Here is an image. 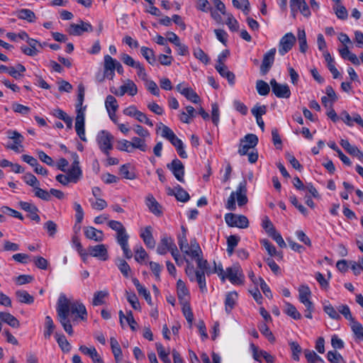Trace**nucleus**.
<instances>
[{
    "label": "nucleus",
    "instance_id": "nucleus-22",
    "mask_svg": "<svg viewBox=\"0 0 363 363\" xmlns=\"http://www.w3.org/2000/svg\"><path fill=\"white\" fill-rule=\"evenodd\" d=\"M84 233L86 238L94 240L96 242H101L104 239L103 231L97 230L92 226L84 228Z\"/></svg>",
    "mask_w": 363,
    "mask_h": 363
},
{
    "label": "nucleus",
    "instance_id": "nucleus-57",
    "mask_svg": "<svg viewBox=\"0 0 363 363\" xmlns=\"http://www.w3.org/2000/svg\"><path fill=\"white\" fill-rule=\"evenodd\" d=\"M262 226L265 230L269 236L277 231L273 223L267 216H265L262 220Z\"/></svg>",
    "mask_w": 363,
    "mask_h": 363
},
{
    "label": "nucleus",
    "instance_id": "nucleus-8",
    "mask_svg": "<svg viewBox=\"0 0 363 363\" xmlns=\"http://www.w3.org/2000/svg\"><path fill=\"white\" fill-rule=\"evenodd\" d=\"M225 221L230 227L247 228L249 226V220L245 216L237 215L228 213L225 215Z\"/></svg>",
    "mask_w": 363,
    "mask_h": 363
},
{
    "label": "nucleus",
    "instance_id": "nucleus-17",
    "mask_svg": "<svg viewBox=\"0 0 363 363\" xmlns=\"http://www.w3.org/2000/svg\"><path fill=\"white\" fill-rule=\"evenodd\" d=\"M250 348L252 352V356L255 360L262 362V359H264L267 363H274V357L271 355L269 353L266 352L265 350H259L258 347H257L255 344H250Z\"/></svg>",
    "mask_w": 363,
    "mask_h": 363
},
{
    "label": "nucleus",
    "instance_id": "nucleus-49",
    "mask_svg": "<svg viewBox=\"0 0 363 363\" xmlns=\"http://www.w3.org/2000/svg\"><path fill=\"white\" fill-rule=\"evenodd\" d=\"M258 328L261 333L266 337L270 342H274L275 341V337L272 334V331L269 330V327L266 323H262L258 325Z\"/></svg>",
    "mask_w": 363,
    "mask_h": 363
},
{
    "label": "nucleus",
    "instance_id": "nucleus-20",
    "mask_svg": "<svg viewBox=\"0 0 363 363\" xmlns=\"http://www.w3.org/2000/svg\"><path fill=\"white\" fill-rule=\"evenodd\" d=\"M118 61L108 55L104 56V77L113 79L115 75L116 66Z\"/></svg>",
    "mask_w": 363,
    "mask_h": 363
},
{
    "label": "nucleus",
    "instance_id": "nucleus-23",
    "mask_svg": "<svg viewBox=\"0 0 363 363\" xmlns=\"http://www.w3.org/2000/svg\"><path fill=\"white\" fill-rule=\"evenodd\" d=\"M340 145L351 155L357 157L360 161H363V152L355 145H352L347 140L342 139Z\"/></svg>",
    "mask_w": 363,
    "mask_h": 363
},
{
    "label": "nucleus",
    "instance_id": "nucleus-9",
    "mask_svg": "<svg viewBox=\"0 0 363 363\" xmlns=\"http://www.w3.org/2000/svg\"><path fill=\"white\" fill-rule=\"evenodd\" d=\"M190 293L187 288L183 286V315L185 317L188 326L191 329L193 327L194 315L189 303Z\"/></svg>",
    "mask_w": 363,
    "mask_h": 363
},
{
    "label": "nucleus",
    "instance_id": "nucleus-30",
    "mask_svg": "<svg viewBox=\"0 0 363 363\" xmlns=\"http://www.w3.org/2000/svg\"><path fill=\"white\" fill-rule=\"evenodd\" d=\"M238 298V294L235 291H231L227 294L225 300V311L230 313L235 305Z\"/></svg>",
    "mask_w": 363,
    "mask_h": 363
},
{
    "label": "nucleus",
    "instance_id": "nucleus-26",
    "mask_svg": "<svg viewBox=\"0 0 363 363\" xmlns=\"http://www.w3.org/2000/svg\"><path fill=\"white\" fill-rule=\"evenodd\" d=\"M323 57L327 63V67L330 72L332 73L334 79H337L340 77V72L335 67V62L333 57L330 55L328 50H325L323 53Z\"/></svg>",
    "mask_w": 363,
    "mask_h": 363
},
{
    "label": "nucleus",
    "instance_id": "nucleus-15",
    "mask_svg": "<svg viewBox=\"0 0 363 363\" xmlns=\"http://www.w3.org/2000/svg\"><path fill=\"white\" fill-rule=\"evenodd\" d=\"M68 33L72 35H81L84 32H92L93 27L89 22L79 21V23H72L68 29Z\"/></svg>",
    "mask_w": 363,
    "mask_h": 363
},
{
    "label": "nucleus",
    "instance_id": "nucleus-32",
    "mask_svg": "<svg viewBox=\"0 0 363 363\" xmlns=\"http://www.w3.org/2000/svg\"><path fill=\"white\" fill-rule=\"evenodd\" d=\"M183 96L193 104H201L200 96L191 88H183Z\"/></svg>",
    "mask_w": 363,
    "mask_h": 363
},
{
    "label": "nucleus",
    "instance_id": "nucleus-58",
    "mask_svg": "<svg viewBox=\"0 0 363 363\" xmlns=\"http://www.w3.org/2000/svg\"><path fill=\"white\" fill-rule=\"evenodd\" d=\"M194 55L205 65H208L210 62V58L200 48L194 50Z\"/></svg>",
    "mask_w": 363,
    "mask_h": 363
},
{
    "label": "nucleus",
    "instance_id": "nucleus-48",
    "mask_svg": "<svg viewBox=\"0 0 363 363\" xmlns=\"http://www.w3.org/2000/svg\"><path fill=\"white\" fill-rule=\"evenodd\" d=\"M256 89L258 94L261 96H266L270 91L269 84L263 80H257L256 82Z\"/></svg>",
    "mask_w": 363,
    "mask_h": 363
},
{
    "label": "nucleus",
    "instance_id": "nucleus-5",
    "mask_svg": "<svg viewBox=\"0 0 363 363\" xmlns=\"http://www.w3.org/2000/svg\"><path fill=\"white\" fill-rule=\"evenodd\" d=\"M157 133L160 130L162 138L169 141L177 148L178 155L182 157V140L174 134L173 130L162 123L157 124Z\"/></svg>",
    "mask_w": 363,
    "mask_h": 363
},
{
    "label": "nucleus",
    "instance_id": "nucleus-63",
    "mask_svg": "<svg viewBox=\"0 0 363 363\" xmlns=\"http://www.w3.org/2000/svg\"><path fill=\"white\" fill-rule=\"evenodd\" d=\"M23 181L29 186H33L34 189L37 186H40V182L37 178L31 173H26L23 177Z\"/></svg>",
    "mask_w": 363,
    "mask_h": 363
},
{
    "label": "nucleus",
    "instance_id": "nucleus-42",
    "mask_svg": "<svg viewBox=\"0 0 363 363\" xmlns=\"http://www.w3.org/2000/svg\"><path fill=\"white\" fill-rule=\"evenodd\" d=\"M297 35L299 43V50L301 52L305 53L308 50V44L305 30L298 29Z\"/></svg>",
    "mask_w": 363,
    "mask_h": 363
},
{
    "label": "nucleus",
    "instance_id": "nucleus-55",
    "mask_svg": "<svg viewBox=\"0 0 363 363\" xmlns=\"http://www.w3.org/2000/svg\"><path fill=\"white\" fill-rule=\"evenodd\" d=\"M289 345L292 352L293 359L295 361H299L302 348L297 342H289Z\"/></svg>",
    "mask_w": 363,
    "mask_h": 363
},
{
    "label": "nucleus",
    "instance_id": "nucleus-21",
    "mask_svg": "<svg viewBox=\"0 0 363 363\" xmlns=\"http://www.w3.org/2000/svg\"><path fill=\"white\" fill-rule=\"evenodd\" d=\"M18 206L23 211L29 213V217L31 220L39 223L40 220V216L38 215V208L36 206H35L32 203L26 202V201H20L18 203Z\"/></svg>",
    "mask_w": 363,
    "mask_h": 363
},
{
    "label": "nucleus",
    "instance_id": "nucleus-34",
    "mask_svg": "<svg viewBox=\"0 0 363 363\" xmlns=\"http://www.w3.org/2000/svg\"><path fill=\"white\" fill-rule=\"evenodd\" d=\"M55 328V325L52 318L49 315H47L45 319V330L43 333L44 337L47 340H49L51 337V335L53 333Z\"/></svg>",
    "mask_w": 363,
    "mask_h": 363
},
{
    "label": "nucleus",
    "instance_id": "nucleus-47",
    "mask_svg": "<svg viewBox=\"0 0 363 363\" xmlns=\"http://www.w3.org/2000/svg\"><path fill=\"white\" fill-rule=\"evenodd\" d=\"M165 190L168 196H174L178 201H182V189L179 184L174 188L166 186Z\"/></svg>",
    "mask_w": 363,
    "mask_h": 363
},
{
    "label": "nucleus",
    "instance_id": "nucleus-64",
    "mask_svg": "<svg viewBox=\"0 0 363 363\" xmlns=\"http://www.w3.org/2000/svg\"><path fill=\"white\" fill-rule=\"evenodd\" d=\"M350 268L355 275H359L363 271V257L359 259V263L354 261L350 262Z\"/></svg>",
    "mask_w": 363,
    "mask_h": 363
},
{
    "label": "nucleus",
    "instance_id": "nucleus-51",
    "mask_svg": "<svg viewBox=\"0 0 363 363\" xmlns=\"http://www.w3.org/2000/svg\"><path fill=\"white\" fill-rule=\"evenodd\" d=\"M84 99V87L82 84H79L78 86V96H77V103L76 105L77 113L79 109L86 110V106L82 107V104Z\"/></svg>",
    "mask_w": 363,
    "mask_h": 363
},
{
    "label": "nucleus",
    "instance_id": "nucleus-39",
    "mask_svg": "<svg viewBox=\"0 0 363 363\" xmlns=\"http://www.w3.org/2000/svg\"><path fill=\"white\" fill-rule=\"evenodd\" d=\"M130 167L129 164L122 165L120 167V174L123 178L133 180L136 178V174L133 170H130Z\"/></svg>",
    "mask_w": 363,
    "mask_h": 363
},
{
    "label": "nucleus",
    "instance_id": "nucleus-54",
    "mask_svg": "<svg viewBox=\"0 0 363 363\" xmlns=\"http://www.w3.org/2000/svg\"><path fill=\"white\" fill-rule=\"evenodd\" d=\"M128 239H129V238H125L123 240H121L117 242V243L121 246V247L123 252L124 257L127 259H130L133 256V254H132L131 250L129 248Z\"/></svg>",
    "mask_w": 363,
    "mask_h": 363
},
{
    "label": "nucleus",
    "instance_id": "nucleus-16",
    "mask_svg": "<svg viewBox=\"0 0 363 363\" xmlns=\"http://www.w3.org/2000/svg\"><path fill=\"white\" fill-rule=\"evenodd\" d=\"M88 252L90 256L96 257L101 261H106L108 259L107 247L104 244L89 246Z\"/></svg>",
    "mask_w": 363,
    "mask_h": 363
},
{
    "label": "nucleus",
    "instance_id": "nucleus-24",
    "mask_svg": "<svg viewBox=\"0 0 363 363\" xmlns=\"http://www.w3.org/2000/svg\"><path fill=\"white\" fill-rule=\"evenodd\" d=\"M166 167L178 181L182 182V162L179 159L174 158Z\"/></svg>",
    "mask_w": 363,
    "mask_h": 363
},
{
    "label": "nucleus",
    "instance_id": "nucleus-7",
    "mask_svg": "<svg viewBox=\"0 0 363 363\" xmlns=\"http://www.w3.org/2000/svg\"><path fill=\"white\" fill-rule=\"evenodd\" d=\"M73 162L70 168L66 170L72 183L77 184L82 177V170L79 166V156L76 152L72 154Z\"/></svg>",
    "mask_w": 363,
    "mask_h": 363
},
{
    "label": "nucleus",
    "instance_id": "nucleus-61",
    "mask_svg": "<svg viewBox=\"0 0 363 363\" xmlns=\"http://www.w3.org/2000/svg\"><path fill=\"white\" fill-rule=\"evenodd\" d=\"M156 348L159 355V357L164 363H171V360L168 357V354L166 352L164 347L160 343H156Z\"/></svg>",
    "mask_w": 363,
    "mask_h": 363
},
{
    "label": "nucleus",
    "instance_id": "nucleus-52",
    "mask_svg": "<svg viewBox=\"0 0 363 363\" xmlns=\"http://www.w3.org/2000/svg\"><path fill=\"white\" fill-rule=\"evenodd\" d=\"M140 52L150 64L153 65L155 62V57L152 50L143 46L141 48Z\"/></svg>",
    "mask_w": 363,
    "mask_h": 363
},
{
    "label": "nucleus",
    "instance_id": "nucleus-18",
    "mask_svg": "<svg viewBox=\"0 0 363 363\" xmlns=\"http://www.w3.org/2000/svg\"><path fill=\"white\" fill-rule=\"evenodd\" d=\"M84 110L79 109L78 113H77V116L75 119V130L77 135L80 138V139L86 142V138L85 136V130H84Z\"/></svg>",
    "mask_w": 363,
    "mask_h": 363
},
{
    "label": "nucleus",
    "instance_id": "nucleus-36",
    "mask_svg": "<svg viewBox=\"0 0 363 363\" xmlns=\"http://www.w3.org/2000/svg\"><path fill=\"white\" fill-rule=\"evenodd\" d=\"M351 329L359 341H363V326L356 320L351 322Z\"/></svg>",
    "mask_w": 363,
    "mask_h": 363
},
{
    "label": "nucleus",
    "instance_id": "nucleus-40",
    "mask_svg": "<svg viewBox=\"0 0 363 363\" xmlns=\"http://www.w3.org/2000/svg\"><path fill=\"white\" fill-rule=\"evenodd\" d=\"M311 291L307 285H301L298 289V299L302 303L306 301L310 300Z\"/></svg>",
    "mask_w": 363,
    "mask_h": 363
},
{
    "label": "nucleus",
    "instance_id": "nucleus-33",
    "mask_svg": "<svg viewBox=\"0 0 363 363\" xmlns=\"http://www.w3.org/2000/svg\"><path fill=\"white\" fill-rule=\"evenodd\" d=\"M17 300L22 303L31 304L34 301L33 296L25 290H17L15 293Z\"/></svg>",
    "mask_w": 363,
    "mask_h": 363
},
{
    "label": "nucleus",
    "instance_id": "nucleus-19",
    "mask_svg": "<svg viewBox=\"0 0 363 363\" xmlns=\"http://www.w3.org/2000/svg\"><path fill=\"white\" fill-rule=\"evenodd\" d=\"M107 225L111 229L116 231V239L117 242L129 238V235L127 233L125 227L120 221L111 220L108 222Z\"/></svg>",
    "mask_w": 363,
    "mask_h": 363
},
{
    "label": "nucleus",
    "instance_id": "nucleus-45",
    "mask_svg": "<svg viewBox=\"0 0 363 363\" xmlns=\"http://www.w3.org/2000/svg\"><path fill=\"white\" fill-rule=\"evenodd\" d=\"M186 112L183 111V123H189L196 116V111L193 106H187L185 107Z\"/></svg>",
    "mask_w": 363,
    "mask_h": 363
},
{
    "label": "nucleus",
    "instance_id": "nucleus-41",
    "mask_svg": "<svg viewBox=\"0 0 363 363\" xmlns=\"http://www.w3.org/2000/svg\"><path fill=\"white\" fill-rule=\"evenodd\" d=\"M284 312L289 316L291 317L294 320H299L301 318V313L298 311L296 308L289 302L285 303Z\"/></svg>",
    "mask_w": 363,
    "mask_h": 363
},
{
    "label": "nucleus",
    "instance_id": "nucleus-43",
    "mask_svg": "<svg viewBox=\"0 0 363 363\" xmlns=\"http://www.w3.org/2000/svg\"><path fill=\"white\" fill-rule=\"evenodd\" d=\"M105 106L107 112H116L118 105L116 98L112 95H108L106 98Z\"/></svg>",
    "mask_w": 363,
    "mask_h": 363
},
{
    "label": "nucleus",
    "instance_id": "nucleus-13",
    "mask_svg": "<svg viewBox=\"0 0 363 363\" xmlns=\"http://www.w3.org/2000/svg\"><path fill=\"white\" fill-rule=\"evenodd\" d=\"M276 52V48H273L264 55L262 65L260 66V73L262 75L267 74L272 67L275 59Z\"/></svg>",
    "mask_w": 363,
    "mask_h": 363
},
{
    "label": "nucleus",
    "instance_id": "nucleus-53",
    "mask_svg": "<svg viewBox=\"0 0 363 363\" xmlns=\"http://www.w3.org/2000/svg\"><path fill=\"white\" fill-rule=\"evenodd\" d=\"M8 138L13 140L16 145L21 146L24 140V137L16 130H9L7 131Z\"/></svg>",
    "mask_w": 363,
    "mask_h": 363
},
{
    "label": "nucleus",
    "instance_id": "nucleus-10",
    "mask_svg": "<svg viewBox=\"0 0 363 363\" xmlns=\"http://www.w3.org/2000/svg\"><path fill=\"white\" fill-rule=\"evenodd\" d=\"M225 278L233 284H242L244 274L241 267L239 264H234L231 267H228L225 271Z\"/></svg>",
    "mask_w": 363,
    "mask_h": 363
},
{
    "label": "nucleus",
    "instance_id": "nucleus-31",
    "mask_svg": "<svg viewBox=\"0 0 363 363\" xmlns=\"http://www.w3.org/2000/svg\"><path fill=\"white\" fill-rule=\"evenodd\" d=\"M146 204L150 211L155 215L160 216L162 214L161 206L152 196L147 198Z\"/></svg>",
    "mask_w": 363,
    "mask_h": 363
},
{
    "label": "nucleus",
    "instance_id": "nucleus-38",
    "mask_svg": "<svg viewBox=\"0 0 363 363\" xmlns=\"http://www.w3.org/2000/svg\"><path fill=\"white\" fill-rule=\"evenodd\" d=\"M213 264H214V267L213 268H211L210 267V264H208V268H209L210 271H211V272L209 273L208 272V273L207 272H204V274H203L204 277L206 278V276L208 277L211 274L217 273L218 275L219 276V277L222 280H225V272H224V270L223 269L222 264H219L218 265H216V262H213Z\"/></svg>",
    "mask_w": 363,
    "mask_h": 363
},
{
    "label": "nucleus",
    "instance_id": "nucleus-4",
    "mask_svg": "<svg viewBox=\"0 0 363 363\" xmlns=\"http://www.w3.org/2000/svg\"><path fill=\"white\" fill-rule=\"evenodd\" d=\"M157 252L160 255H165L167 252H170L177 264L178 265L180 264L179 251L171 238L167 236L162 237L157 246Z\"/></svg>",
    "mask_w": 363,
    "mask_h": 363
},
{
    "label": "nucleus",
    "instance_id": "nucleus-44",
    "mask_svg": "<svg viewBox=\"0 0 363 363\" xmlns=\"http://www.w3.org/2000/svg\"><path fill=\"white\" fill-rule=\"evenodd\" d=\"M132 148L138 149L142 152H146L148 150V147L144 139L140 138L134 137L131 141Z\"/></svg>",
    "mask_w": 363,
    "mask_h": 363
},
{
    "label": "nucleus",
    "instance_id": "nucleus-27",
    "mask_svg": "<svg viewBox=\"0 0 363 363\" xmlns=\"http://www.w3.org/2000/svg\"><path fill=\"white\" fill-rule=\"evenodd\" d=\"M217 72L223 77L227 79L228 83L230 85H234L235 84V74L228 70V67L225 66V65H216L215 66Z\"/></svg>",
    "mask_w": 363,
    "mask_h": 363
},
{
    "label": "nucleus",
    "instance_id": "nucleus-6",
    "mask_svg": "<svg viewBox=\"0 0 363 363\" xmlns=\"http://www.w3.org/2000/svg\"><path fill=\"white\" fill-rule=\"evenodd\" d=\"M113 136L106 130H101L96 136L99 149L106 155H108L109 151L113 149Z\"/></svg>",
    "mask_w": 363,
    "mask_h": 363
},
{
    "label": "nucleus",
    "instance_id": "nucleus-35",
    "mask_svg": "<svg viewBox=\"0 0 363 363\" xmlns=\"http://www.w3.org/2000/svg\"><path fill=\"white\" fill-rule=\"evenodd\" d=\"M55 337L56 338V340L61 348V350L64 352H68L71 350V345L69 343V342L67 340L65 336L63 334H59L56 333L55 334Z\"/></svg>",
    "mask_w": 363,
    "mask_h": 363
},
{
    "label": "nucleus",
    "instance_id": "nucleus-25",
    "mask_svg": "<svg viewBox=\"0 0 363 363\" xmlns=\"http://www.w3.org/2000/svg\"><path fill=\"white\" fill-rule=\"evenodd\" d=\"M140 235L147 247L153 249L155 247V240L152 234L151 226H146L141 230Z\"/></svg>",
    "mask_w": 363,
    "mask_h": 363
},
{
    "label": "nucleus",
    "instance_id": "nucleus-60",
    "mask_svg": "<svg viewBox=\"0 0 363 363\" xmlns=\"http://www.w3.org/2000/svg\"><path fill=\"white\" fill-rule=\"evenodd\" d=\"M328 361L331 363H344L342 355L337 352L329 351L327 354Z\"/></svg>",
    "mask_w": 363,
    "mask_h": 363
},
{
    "label": "nucleus",
    "instance_id": "nucleus-3",
    "mask_svg": "<svg viewBox=\"0 0 363 363\" xmlns=\"http://www.w3.org/2000/svg\"><path fill=\"white\" fill-rule=\"evenodd\" d=\"M247 192V181L243 179L239 183L236 191L231 192L225 205L226 208L230 211H235L236 208L235 199L239 206L245 205L248 201Z\"/></svg>",
    "mask_w": 363,
    "mask_h": 363
},
{
    "label": "nucleus",
    "instance_id": "nucleus-56",
    "mask_svg": "<svg viewBox=\"0 0 363 363\" xmlns=\"http://www.w3.org/2000/svg\"><path fill=\"white\" fill-rule=\"evenodd\" d=\"M338 313H341L345 319L352 322L355 319L352 317L350 309L347 305H340L337 307Z\"/></svg>",
    "mask_w": 363,
    "mask_h": 363
},
{
    "label": "nucleus",
    "instance_id": "nucleus-46",
    "mask_svg": "<svg viewBox=\"0 0 363 363\" xmlns=\"http://www.w3.org/2000/svg\"><path fill=\"white\" fill-rule=\"evenodd\" d=\"M134 257L136 262L142 264L148 257V255L145 249L141 245H139L135 249Z\"/></svg>",
    "mask_w": 363,
    "mask_h": 363
},
{
    "label": "nucleus",
    "instance_id": "nucleus-29",
    "mask_svg": "<svg viewBox=\"0 0 363 363\" xmlns=\"http://www.w3.org/2000/svg\"><path fill=\"white\" fill-rule=\"evenodd\" d=\"M16 16L19 19L25 20L29 23H33L36 19L35 13L28 9H20L18 11Z\"/></svg>",
    "mask_w": 363,
    "mask_h": 363
},
{
    "label": "nucleus",
    "instance_id": "nucleus-14",
    "mask_svg": "<svg viewBox=\"0 0 363 363\" xmlns=\"http://www.w3.org/2000/svg\"><path fill=\"white\" fill-rule=\"evenodd\" d=\"M272 92L278 98L289 99L291 96V91L288 84H279L276 79L270 81Z\"/></svg>",
    "mask_w": 363,
    "mask_h": 363
},
{
    "label": "nucleus",
    "instance_id": "nucleus-37",
    "mask_svg": "<svg viewBox=\"0 0 363 363\" xmlns=\"http://www.w3.org/2000/svg\"><path fill=\"white\" fill-rule=\"evenodd\" d=\"M108 296V292L106 290L98 291L94 294L92 304L94 306H101L104 303L105 298Z\"/></svg>",
    "mask_w": 363,
    "mask_h": 363
},
{
    "label": "nucleus",
    "instance_id": "nucleus-62",
    "mask_svg": "<svg viewBox=\"0 0 363 363\" xmlns=\"http://www.w3.org/2000/svg\"><path fill=\"white\" fill-rule=\"evenodd\" d=\"M35 196L44 201H50L51 199L50 192H48L41 188L39 186H35L34 189Z\"/></svg>",
    "mask_w": 363,
    "mask_h": 363
},
{
    "label": "nucleus",
    "instance_id": "nucleus-12",
    "mask_svg": "<svg viewBox=\"0 0 363 363\" xmlns=\"http://www.w3.org/2000/svg\"><path fill=\"white\" fill-rule=\"evenodd\" d=\"M296 42V37L292 33H287L280 40L279 43V53L284 56L291 50Z\"/></svg>",
    "mask_w": 363,
    "mask_h": 363
},
{
    "label": "nucleus",
    "instance_id": "nucleus-50",
    "mask_svg": "<svg viewBox=\"0 0 363 363\" xmlns=\"http://www.w3.org/2000/svg\"><path fill=\"white\" fill-rule=\"evenodd\" d=\"M356 116L360 115L357 113H353L352 115H350L348 112L344 111L340 113V118L348 126H353L355 123L354 118Z\"/></svg>",
    "mask_w": 363,
    "mask_h": 363
},
{
    "label": "nucleus",
    "instance_id": "nucleus-2",
    "mask_svg": "<svg viewBox=\"0 0 363 363\" xmlns=\"http://www.w3.org/2000/svg\"><path fill=\"white\" fill-rule=\"evenodd\" d=\"M56 311L59 322L65 331L70 335L73 334L72 325L69 318L70 313L74 315L73 321L78 319L84 321L87 319L85 306L77 301L70 302L64 294H61L59 296Z\"/></svg>",
    "mask_w": 363,
    "mask_h": 363
},
{
    "label": "nucleus",
    "instance_id": "nucleus-28",
    "mask_svg": "<svg viewBox=\"0 0 363 363\" xmlns=\"http://www.w3.org/2000/svg\"><path fill=\"white\" fill-rule=\"evenodd\" d=\"M0 320L14 328L20 326V323L17 318L9 313L0 312Z\"/></svg>",
    "mask_w": 363,
    "mask_h": 363
},
{
    "label": "nucleus",
    "instance_id": "nucleus-11",
    "mask_svg": "<svg viewBox=\"0 0 363 363\" xmlns=\"http://www.w3.org/2000/svg\"><path fill=\"white\" fill-rule=\"evenodd\" d=\"M258 143V138L255 134H247L240 141L238 153L240 155L247 154L249 150L254 148Z\"/></svg>",
    "mask_w": 363,
    "mask_h": 363
},
{
    "label": "nucleus",
    "instance_id": "nucleus-59",
    "mask_svg": "<svg viewBox=\"0 0 363 363\" xmlns=\"http://www.w3.org/2000/svg\"><path fill=\"white\" fill-rule=\"evenodd\" d=\"M304 354L309 363H315L317 361L323 362V359L313 350H305Z\"/></svg>",
    "mask_w": 363,
    "mask_h": 363
},
{
    "label": "nucleus",
    "instance_id": "nucleus-1",
    "mask_svg": "<svg viewBox=\"0 0 363 363\" xmlns=\"http://www.w3.org/2000/svg\"><path fill=\"white\" fill-rule=\"evenodd\" d=\"M183 261L185 262V273L189 281L196 283L200 291H208L204 272H210L208 262L203 258V251L195 238L184 244L183 241Z\"/></svg>",
    "mask_w": 363,
    "mask_h": 363
}]
</instances>
